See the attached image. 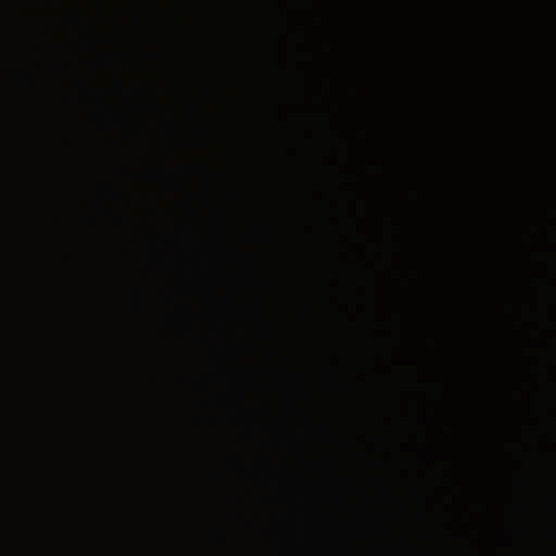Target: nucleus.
I'll return each instance as SVG.
<instances>
[{
  "label": "nucleus",
  "instance_id": "nucleus-1",
  "mask_svg": "<svg viewBox=\"0 0 556 556\" xmlns=\"http://www.w3.org/2000/svg\"><path fill=\"white\" fill-rule=\"evenodd\" d=\"M126 61L132 70V81L127 94L128 113L126 118V131L127 136L136 143L131 154L137 156L141 163L147 164L148 154L146 143L136 136L132 124L134 114L143 112L147 108L144 104L137 101V98H146L148 96V89L141 84L139 77V67L142 65L141 50L135 48L128 51L126 53Z\"/></svg>",
  "mask_w": 556,
  "mask_h": 556
},
{
  "label": "nucleus",
  "instance_id": "nucleus-5",
  "mask_svg": "<svg viewBox=\"0 0 556 556\" xmlns=\"http://www.w3.org/2000/svg\"><path fill=\"white\" fill-rule=\"evenodd\" d=\"M127 170H128V174H129V175H131V177H132V178H134V177H136V176L134 175V173H132V170H131V168H130V167H128V168H127Z\"/></svg>",
  "mask_w": 556,
  "mask_h": 556
},
{
  "label": "nucleus",
  "instance_id": "nucleus-3",
  "mask_svg": "<svg viewBox=\"0 0 556 556\" xmlns=\"http://www.w3.org/2000/svg\"><path fill=\"white\" fill-rule=\"evenodd\" d=\"M179 207L181 208L182 214L187 217H198L200 215V211L190 202H181Z\"/></svg>",
  "mask_w": 556,
  "mask_h": 556
},
{
  "label": "nucleus",
  "instance_id": "nucleus-4",
  "mask_svg": "<svg viewBox=\"0 0 556 556\" xmlns=\"http://www.w3.org/2000/svg\"><path fill=\"white\" fill-rule=\"evenodd\" d=\"M166 214L169 215V216L176 215V213L173 210L167 211Z\"/></svg>",
  "mask_w": 556,
  "mask_h": 556
},
{
  "label": "nucleus",
  "instance_id": "nucleus-2",
  "mask_svg": "<svg viewBox=\"0 0 556 556\" xmlns=\"http://www.w3.org/2000/svg\"><path fill=\"white\" fill-rule=\"evenodd\" d=\"M127 206L125 214L128 218L155 219L161 215V210L155 199L144 190H127Z\"/></svg>",
  "mask_w": 556,
  "mask_h": 556
}]
</instances>
